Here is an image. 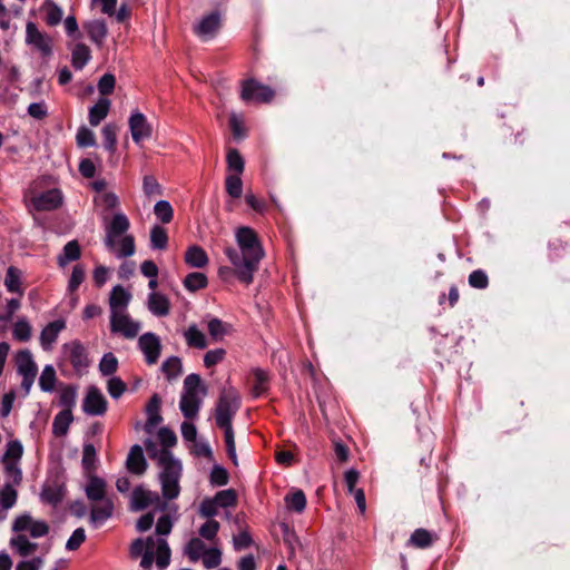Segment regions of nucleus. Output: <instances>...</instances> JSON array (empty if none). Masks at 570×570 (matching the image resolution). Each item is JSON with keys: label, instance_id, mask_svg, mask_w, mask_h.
I'll return each mask as SVG.
<instances>
[{"label": "nucleus", "instance_id": "obj_23", "mask_svg": "<svg viewBox=\"0 0 570 570\" xmlns=\"http://www.w3.org/2000/svg\"><path fill=\"white\" fill-rule=\"evenodd\" d=\"M16 365L19 375L37 376L38 367L29 350H22L17 353Z\"/></svg>", "mask_w": 570, "mask_h": 570}, {"label": "nucleus", "instance_id": "obj_3", "mask_svg": "<svg viewBox=\"0 0 570 570\" xmlns=\"http://www.w3.org/2000/svg\"><path fill=\"white\" fill-rule=\"evenodd\" d=\"M206 394L207 390L198 374L191 373L185 377L179 409L186 419L191 420L197 417L203 399Z\"/></svg>", "mask_w": 570, "mask_h": 570}, {"label": "nucleus", "instance_id": "obj_5", "mask_svg": "<svg viewBox=\"0 0 570 570\" xmlns=\"http://www.w3.org/2000/svg\"><path fill=\"white\" fill-rule=\"evenodd\" d=\"M151 550L156 552V566L159 570L166 569L170 563V549L164 538L155 540L153 535L146 539L138 538L130 544V557L137 559L142 551Z\"/></svg>", "mask_w": 570, "mask_h": 570}, {"label": "nucleus", "instance_id": "obj_36", "mask_svg": "<svg viewBox=\"0 0 570 570\" xmlns=\"http://www.w3.org/2000/svg\"><path fill=\"white\" fill-rule=\"evenodd\" d=\"M96 463H97V452H96L95 445L91 443L85 444L83 450H82L81 464H82L85 472L87 473V476L90 474H94V472L96 470Z\"/></svg>", "mask_w": 570, "mask_h": 570}, {"label": "nucleus", "instance_id": "obj_28", "mask_svg": "<svg viewBox=\"0 0 570 570\" xmlns=\"http://www.w3.org/2000/svg\"><path fill=\"white\" fill-rule=\"evenodd\" d=\"M436 538H438L436 534L428 531L426 529L420 528V529H416L411 534V537L407 541V546L419 548V549H426L434 543Z\"/></svg>", "mask_w": 570, "mask_h": 570}, {"label": "nucleus", "instance_id": "obj_22", "mask_svg": "<svg viewBox=\"0 0 570 570\" xmlns=\"http://www.w3.org/2000/svg\"><path fill=\"white\" fill-rule=\"evenodd\" d=\"M220 27V14L212 12L204 16L199 23L195 27V32L203 39L212 38Z\"/></svg>", "mask_w": 570, "mask_h": 570}, {"label": "nucleus", "instance_id": "obj_18", "mask_svg": "<svg viewBox=\"0 0 570 570\" xmlns=\"http://www.w3.org/2000/svg\"><path fill=\"white\" fill-rule=\"evenodd\" d=\"M85 493L90 502H97L108 499L106 481L95 474L88 475V481L85 487Z\"/></svg>", "mask_w": 570, "mask_h": 570}, {"label": "nucleus", "instance_id": "obj_46", "mask_svg": "<svg viewBox=\"0 0 570 570\" xmlns=\"http://www.w3.org/2000/svg\"><path fill=\"white\" fill-rule=\"evenodd\" d=\"M226 193L232 198H240L243 194V181L240 175H227L225 178Z\"/></svg>", "mask_w": 570, "mask_h": 570}, {"label": "nucleus", "instance_id": "obj_62", "mask_svg": "<svg viewBox=\"0 0 570 570\" xmlns=\"http://www.w3.org/2000/svg\"><path fill=\"white\" fill-rule=\"evenodd\" d=\"M107 391L114 399H119L126 391V384L120 377H111L107 383Z\"/></svg>", "mask_w": 570, "mask_h": 570}, {"label": "nucleus", "instance_id": "obj_42", "mask_svg": "<svg viewBox=\"0 0 570 570\" xmlns=\"http://www.w3.org/2000/svg\"><path fill=\"white\" fill-rule=\"evenodd\" d=\"M57 381L56 371L52 365H46L39 377V386L43 392H52Z\"/></svg>", "mask_w": 570, "mask_h": 570}, {"label": "nucleus", "instance_id": "obj_48", "mask_svg": "<svg viewBox=\"0 0 570 570\" xmlns=\"http://www.w3.org/2000/svg\"><path fill=\"white\" fill-rule=\"evenodd\" d=\"M227 168L234 175H242L244 171V159L237 149H229L226 156Z\"/></svg>", "mask_w": 570, "mask_h": 570}, {"label": "nucleus", "instance_id": "obj_57", "mask_svg": "<svg viewBox=\"0 0 570 570\" xmlns=\"http://www.w3.org/2000/svg\"><path fill=\"white\" fill-rule=\"evenodd\" d=\"M23 453V448L20 441L13 440L8 442L7 449L3 455V461L19 462Z\"/></svg>", "mask_w": 570, "mask_h": 570}, {"label": "nucleus", "instance_id": "obj_10", "mask_svg": "<svg viewBox=\"0 0 570 570\" xmlns=\"http://www.w3.org/2000/svg\"><path fill=\"white\" fill-rule=\"evenodd\" d=\"M131 510L141 511L150 504H156L157 508L164 511L167 507L165 502L160 501V497L157 492L145 489L139 485L134 489L130 499Z\"/></svg>", "mask_w": 570, "mask_h": 570}, {"label": "nucleus", "instance_id": "obj_44", "mask_svg": "<svg viewBox=\"0 0 570 570\" xmlns=\"http://www.w3.org/2000/svg\"><path fill=\"white\" fill-rule=\"evenodd\" d=\"M287 509L301 513L306 507V498L302 490H297L285 497Z\"/></svg>", "mask_w": 570, "mask_h": 570}, {"label": "nucleus", "instance_id": "obj_33", "mask_svg": "<svg viewBox=\"0 0 570 570\" xmlns=\"http://www.w3.org/2000/svg\"><path fill=\"white\" fill-rule=\"evenodd\" d=\"M207 330L210 337L215 341H222L225 335L229 334L232 331V325L223 322L217 317H213L207 323Z\"/></svg>", "mask_w": 570, "mask_h": 570}, {"label": "nucleus", "instance_id": "obj_50", "mask_svg": "<svg viewBox=\"0 0 570 570\" xmlns=\"http://www.w3.org/2000/svg\"><path fill=\"white\" fill-rule=\"evenodd\" d=\"M17 498H18L17 491L10 484H6L0 492V504H1L0 509L3 512H7L9 509H11L16 504Z\"/></svg>", "mask_w": 570, "mask_h": 570}, {"label": "nucleus", "instance_id": "obj_59", "mask_svg": "<svg viewBox=\"0 0 570 570\" xmlns=\"http://www.w3.org/2000/svg\"><path fill=\"white\" fill-rule=\"evenodd\" d=\"M76 139L79 147H92L96 145V136L94 131L85 126L78 129Z\"/></svg>", "mask_w": 570, "mask_h": 570}, {"label": "nucleus", "instance_id": "obj_39", "mask_svg": "<svg viewBox=\"0 0 570 570\" xmlns=\"http://www.w3.org/2000/svg\"><path fill=\"white\" fill-rule=\"evenodd\" d=\"M10 544L17 552L22 557H28L38 547L37 543L30 542L28 538L23 534L17 535L12 538Z\"/></svg>", "mask_w": 570, "mask_h": 570}, {"label": "nucleus", "instance_id": "obj_49", "mask_svg": "<svg viewBox=\"0 0 570 570\" xmlns=\"http://www.w3.org/2000/svg\"><path fill=\"white\" fill-rule=\"evenodd\" d=\"M154 213L156 217L163 223L168 224L173 220L174 210L169 202L167 200H158L155 204Z\"/></svg>", "mask_w": 570, "mask_h": 570}, {"label": "nucleus", "instance_id": "obj_41", "mask_svg": "<svg viewBox=\"0 0 570 570\" xmlns=\"http://www.w3.org/2000/svg\"><path fill=\"white\" fill-rule=\"evenodd\" d=\"M205 550L204 542L199 538H193L185 546L184 553L191 562H196L200 559Z\"/></svg>", "mask_w": 570, "mask_h": 570}, {"label": "nucleus", "instance_id": "obj_34", "mask_svg": "<svg viewBox=\"0 0 570 570\" xmlns=\"http://www.w3.org/2000/svg\"><path fill=\"white\" fill-rule=\"evenodd\" d=\"M73 420L71 410H62L59 412L52 423V431L56 435L62 436L68 432L69 425Z\"/></svg>", "mask_w": 570, "mask_h": 570}, {"label": "nucleus", "instance_id": "obj_58", "mask_svg": "<svg viewBox=\"0 0 570 570\" xmlns=\"http://www.w3.org/2000/svg\"><path fill=\"white\" fill-rule=\"evenodd\" d=\"M469 285L473 288L484 289L489 285V278L484 271L475 269L473 271L468 278Z\"/></svg>", "mask_w": 570, "mask_h": 570}, {"label": "nucleus", "instance_id": "obj_31", "mask_svg": "<svg viewBox=\"0 0 570 570\" xmlns=\"http://www.w3.org/2000/svg\"><path fill=\"white\" fill-rule=\"evenodd\" d=\"M90 49L85 43H77L71 52V65L75 69L81 70L90 60Z\"/></svg>", "mask_w": 570, "mask_h": 570}, {"label": "nucleus", "instance_id": "obj_15", "mask_svg": "<svg viewBox=\"0 0 570 570\" xmlns=\"http://www.w3.org/2000/svg\"><path fill=\"white\" fill-rule=\"evenodd\" d=\"M114 509L115 507L111 498L94 502L90 509V523L95 528L100 527L112 515Z\"/></svg>", "mask_w": 570, "mask_h": 570}, {"label": "nucleus", "instance_id": "obj_45", "mask_svg": "<svg viewBox=\"0 0 570 570\" xmlns=\"http://www.w3.org/2000/svg\"><path fill=\"white\" fill-rule=\"evenodd\" d=\"M88 36L90 40L97 45H101L107 37V26L104 21H92L88 26Z\"/></svg>", "mask_w": 570, "mask_h": 570}, {"label": "nucleus", "instance_id": "obj_26", "mask_svg": "<svg viewBox=\"0 0 570 570\" xmlns=\"http://www.w3.org/2000/svg\"><path fill=\"white\" fill-rule=\"evenodd\" d=\"M110 109V100L107 98H99L98 101L89 108V124L94 127L98 126L108 115Z\"/></svg>", "mask_w": 570, "mask_h": 570}, {"label": "nucleus", "instance_id": "obj_4", "mask_svg": "<svg viewBox=\"0 0 570 570\" xmlns=\"http://www.w3.org/2000/svg\"><path fill=\"white\" fill-rule=\"evenodd\" d=\"M165 461L169 462L163 466H159V482L163 498L170 501L179 497V482L183 474V465L178 459H170L167 454H163L161 462Z\"/></svg>", "mask_w": 570, "mask_h": 570}, {"label": "nucleus", "instance_id": "obj_55", "mask_svg": "<svg viewBox=\"0 0 570 570\" xmlns=\"http://www.w3.org/2000/svg\"><path fill=\"white\" fill-rule=\"evenodd\" d=\"M254 379L253 395L254 397H259L267 391L268 375L265 371L256 368L254 371Z\"/></svg>", "mask_w": 570, "mask_h": 570}, {"label": "nucleus", "instance_id": "obj_7", "mask_svg": "<svg viewBox=\"0 0 570 570\" xmlns=\"http://www.w3.org/2000/svg\"><path fill=\"white\" fill-rule=\"evenodd\" d=\"M274 90L255 79L242 81L240 99L245 102H269L274 98Z\"/></svg>", "mask_w": 570, "mask_h": 570}, {"label": "nucleus", "instance_id": "obj_64", "mask_svg": "<svg viewBox=\"0 0 570 570\" xmlns=\"http://www.w3.org/2000/svg\"><path fill=\"white\" fill-rule=\"evenodd\" d=\"M86 540V532L83 528L76 529L72 534L69 537L66 543V549L69 551H75L79 549V547Z\"/></svg>", "mask_w": 570, "mask_h": 570}, {"label": "nucleus", "instance_id": "obj_30", "mask_svg": "<svg viewBox=\"0 0 570 570\" xmlns=\"http://www.w3.org/2000/svg\"><path fill=\"white\" fill-rule=\"evenodd\" d=\"M81 256V248L77 240H70L63 246L62 253L58 256V265L66 266L69 262L79 259Z\"/></svg>", "mask_w": 570, "mask_h": 570}, {"label": "nucleus", "instance_id": "obj_37", "mask_svg": "<svg viewBox=\"0 0 570 570\" xmlns=\"http://www.w3.org/2000/svg\"><path fill=\"white\" fill-rule=\"evenodd\" d=\"M32 327L26 317H20L12 326V336L19 342H28L31 338Z\"/></svg>", "mask_w": 570, "mask_h": 570}, {"label": "nucleus", "instance_id": "obj_2", "mask_svg": "<svg viewBox=\"0 0 570 570\" xmlns=\"http://www.w3.org/2000/svg\"><path fill=\"white\" fill-rule=\"evenodd\" d=\"M240 407V396L234 386H225L218 397L215 409V421L224 430L226 452L229 459L237 464L236 445L232 421Z\"/></svg>", "mask_w": 570, "mask_h": 570}, {"label": "nucleus", "instance_id": "obj_29", "mask_svg": "<svg viewBox=\"0 0 570 570\" xmlns=\"http://www.w3.org/2000/svg\"><path fill=\"white\" fill-rule=\"evenodd\" d=\"M184 338L189 347L204 350L207 347V340L205 334L197 327L196 324H191L184 332Z\"/></svg>", "mask_w": 570, "mask_h": 570}, {"label": "nucleus", "instance_id": "obj_19", "mask_svg": "<svg viewBox=\"0 0 570 570\" xmlns=\"http://www.w3.org/2000/svg\"><path fill=\"white\" fill-rule=\"evenodd\" d=\"M66 328L63 320H56L47 324L40 333V345L45 351H50L61 331Z\"/></svg>", "mask_w": 570, "mask_h": 570}, {"label": "nucleus", "instance_id": "obj_13", "mask_svg": "<svg viewBox=\"0 0 570 570\" xmlns=\"http://www.w3.org/2000/svg\"><path fill=\"white\" fill-rule=\"evenodd\" d=\"M82 410L89 415H102L106 413L107 401L98 387H89L82 402Z\"/></svg>", "mask_w": 570, "mask_h": 570}, {"label": "nucleus", "instance_id": "obj_8", "mask_svg": "<svg viewBox=\"0 0 570 570\" xmlns=\"http://www.w3.org/2000/svg\"><path fill=\"white\" fill-rule=\"evenodd\" d=\"M26 43L40 52L43 58L52 55V39L47 33L39 30L37 24L28 21L26 24Z\"/></svg>", "mask_w": 570, "mask_h": 570}, {"label": "nucleus", "instance_id": "obj_61", "mask_svg": "<svg viewBox=\"0 0 570 570\" xmlns=\"http://www.w3.org/2000/svg\"><path fill=\"white\" fill-rule=\"evenodd\" d=\"M85 279V269L81 265H76L72 268L69 282L68 291L70 293L76 292Z\"/></svg>", "mask_w": 570, "mask_h": 570}, {"label": "nucleus", "instance_id": "obj_11", "mask_svg": "<svg viewBox=\"0 0 570 570\" xmlns=\"http://www.w3.org/2000/svg\"><path fill=\"white\" fill-rule=\"evenodd\" d=\"M110 331L119 333L126 338H134L140 331V323L131 320L127 312L110 315Z\"/></svg>", "mask_w": 570, "mask_h": 570}, {"label": "nucleus", "instance_id": "obj_35", "mask_svg": "<svg viewBox=\"0 0 570 570\" xmlns=\"http://www.w3.org/2000/svg\"><path fill=\"white\" fill-rule=\"evenodd\" d=\"M161 372L168 381L177 379L183 372L181 360L178 356H170L161 364Z\"/></svg>", "mask_w": 570, "mask_h": 570}, {"label": "nucleus", "instance_id": "obj_53", "mask_svg": "<svg viewBox=\"0 0 570 570\" xmlns=\"http://www.w3.org/2000/svg\"><path fill=\"white\" fill-rule=\"evenodd\" d=\"M77 389L72 385H67L60 391L59 404L63 410H72L76 404Z\"/></svg>", "mask_w": 570, "mask_h": 570}, {"label": "nucleus", "instance_id": "obj_25", "mask_svg": "<svg viewBox=\"0 0 570 570\" xmlns=\"http://www.w3.org/2000/svg\"><path fill=\"white\" fill-rule=\"evenodd\" d=\"M184 259L193 268H203L208 264L206 252L198 245L189 246L185 252Z\"/></svg>", "mask_w": 570, "mask_h": 570}, {"label": "nucleus", "instance_id": "obj_17", "mask_svg": "<svg viewBox=\"0 0 570 570\" xmlns=\"http://www.w3.org/2000/svg\"><path fill=\"white\" fill-rule=\"evenodd\" d=\"M130 299L131 294L121 285H116L109 296L110 315L126 313Z\"/></svg>", "mask_w": 570, "mask_h": 570}, {"label": "nucleus", "instance_id": "obj_14", "mask_svg": "<svg viewBox=\"0 0 570 570\" xmlns=\"http://www.w3.org/2000/svg\"><path fill=\"white\" fill-rule=\"evenodd\" d=\"M129 128L132 140L139 144L144 139L151 137L153 129L150 124L147 121L145 115L138 110L134 111L129 118Z\"/></svg>", "mask_w": 570, "mask_h": 570}, {"label": "nucleus", "instance_id": "obj_1", "mask_svg": "<svg viewBox=\"0 0 570 570\" xmlns=\"http://www.w3.org/2000/svg\"><path fill=\"white\" fill-rule=\"evenodd\" d=\"M235 238L237 248L228 246L224 249V254L235 267L236 278L240 283L249 285L254 281V275L259 268L265 252L257 233L250 227H238Z\"/></svg>", "mask_w": 570, "mask_h": 570}, {"label": "nucleus", "instance_id": "obj_54", "mask_svg": "<svg viewBox=\"0 0 570 570\" xmlns=\"http://www.w3.org/2000/svg\"><path fill=\"white\" fill-rule=\"evenodd\" d=\"M21 307V298L20 297H12L7 299L6 306L2 312H0V322L7 324L9 323L16 312L20 309Z\"/></svg>", "mask_w": 570, "mask_h": 570}, {"label": "nucleus", "instance_id": "obj_40", "mask_svg": "<svg viewBox=\"0 0 570 570\" xmlns=\"http://www.w3.org/2000/svg\"><path fill=\"white\" fill-rule=\"evenodd\" d=\"M118 127L115 124H107L101 130L104 138V147L111 154L115 153L117 147Z\"/></svg>", "mask_w": 570, "mask_h": 570}, {"label": "nucleus", "instance_id": "obj_47", "mask_svg": "<svg viewBox=\"0 0 570 570\" xmlns=\"http://www.w3.org/2000/svg\"><path fill=\"white\" fill-rule=\"evenodd\" d=\"M146 451L151 460H156L158 466L167 464L168 461L161 462L163 454H167L170 459H175L170 450L158 449L151 440L145 441Z\"/></svg>", "mask_w": 570, "mask_h": 570}, {"label": "nucleus", "instance_id": "obj_20", "mask_svg": "<svg viewBox=\"0 0 570 570\" xmlns=\"http://www.w3.org/2000/svg\"><path fill=\"white\" fill-rule=\"evenodd\" d=\"M6 289L11 294H17L20 298L24 295L23 273L16 266H9L3 279Z\"/></svg>", "mask_w": 570, "mask_h": 570}, {"label": "nucleus", "instance_id": "obj_43", "mask_svg": "<svg viewBox=\"0 0 570 570\" xmlns=\"http://www.w3.org/2000/svg\"><path fill=\"white\" fill-rule=\"evenodd\" d=\"M184 286L190 292L199 291L207 286V277L203 273H189L184 279Z\"/></svg>", "mask_w": 570, "mask_h": 570}, {"label": "nucleus", "instance_id": "obj_9", "mask_svg": "<svg viewBox=\"0 0 570 570\" xmlns=\"http://www.w3.org/2000/svg\"><path fill=\"white\" fill-rule=\"evenodd\" d=\"M130 227V223L128 217L119 212L116 213L112 218L105 226V239L104 244L107 249H114L116 245V239L126 235Z\"/></svg>", "mask_w": 570, "mask_h": 570}, {"label": "nucleus", "instance_id": "obj_6", "mask_svg": "<svg viewBox=\"0 0 570 570\" xmlns=\"http://www.w3.org/2000/svg\"><path fill=\"white\" fill-rule=\"evenodd\" d=\"M61 353L77 373L82 374L86 372L90 362L86 347L79 340L65 343L61 347Z\"/></svg>", "mask_w": 570, "mask_h": 570}, {"label": "nucleus", "instance_id": "obj_27", "mask_svg": "<svg viewBox=\"0 0 570 570\" xmlns=\"http://www.w3.org/2000/svg\"><path fill=\"white\" fill-rule=\"evenodd\" d=\"M114 253L118 258L130 257L135 254V238L132 235L126 234L116 239L114 249H108Z\"/></svg>", "mask_w": 570, "mask_h": 570}, {"label": "nucleus", "instance_id": "obj_16", "mask_svg": "<svg viewBox=\"0 0 570 570\" xmlns=\"http://www.w3.org/2000/svg\"><path fill=\"white\" fill-rule=\"evenodd\" d=\"M37 210H53L62 204V195L59 189H49L32 198Z\"/></svg>", "mask_w": 570, "mask_h": 570}, {"label": "nucleus", "instance_id": "obj_60", "mask_svg": "<svg viewBox=\"0 0 570 570\" xmlns=\"http://www.w3.org/2000/svg\"><path fill=\"white\" fill-rule=\"evenodd\" d=\"M219 527L218 521L209 519L199 528V534L202 538L213 541L219 531Z\"/></svg>", "mask_w": 570, "mask_h": 570}, {"label": "nucleus", "instance_id": "obj_32", "mask_svg": "<svg viewBox=\"0 0 570 570\" xmlns=\"http://www.w3.org/2000/svg\"><path fill=\"white\" fill-rule=\"evenodd\" d=\"M42 10L45 11V21L48 26H57L62 20L63 11L52 0H46L42 4Z\"/></svg>", "mask_w": 570, "mask_h": 570}, {"label": "nucleus", "instance_id": "obj_38", "mask_svg": "<svg viewBox=\"0 0 570 570\" xmlns=\"http://www.w3.org/2000/svg\"><path fill=\"white\" fill-rule=\"evenodd\" d=\"M168 245V235L164 227L155 225L150 229V247L164 250Z\"/></svg>", "mask_w": 570, "mask_h": 570}, {"label": "nucleus", "instance_id": "obj_63", "mask_svg": "<svg viewBox=\"0 0 570 570\" xmlns=\"http://www.w3.org/2000/svg\"><path fill=\"white\" fill-rule=\"evenodd\" d=\"M210 483L216 487H223L228 483V473L225 468L215 465L210 472Z\"/></svg>", "mask_w": 570, "mask_h": 570}, {"label": "nucleus", "instance_id": "obj_12", "mask_svg": "<svg viewBox=\"0 0 570 570\" xmlns=\"http://www.w3.org/2000/svg\"><path fill=\"white\" fill-rule=\"evenodd\" d=\"M138 347L142 352L148 365H154L158 362L161 353V343L155 333L148 332L142 334L138 340Z\"/></svg>", "mask_w": 570, "mask_h": 570}, {"label": "nucleus", "instance_id": "obj_21", "mask_svg": "<svg viewBox=\"0 0 570 570\" xmlns=\"http://www.w3.org/2000/svg\"><path fill=\"white\" fill-rule=\"evenodd\" d=\"M127 470L137 475H141L147 470V461L144 455V450L139 444L130 448L126 460Z\"/></svg>", "mask_w": 570, "mask_h": 570}, {"label": "nucleus", "instance_id": "obj_24", "mask_svg": "<svg viewBox=\"0 0 570 570\" xmlns=\"http://www.w3.org/2000/svg\"><path fill=\"white\" fill-rule=\"evenodd\" d=\"M147 306L149 312L158 317L167 316L170 311L169 299L157 292H151L148 295Z\"/></svg>", "mask_w": 570, "mask_h": 570}, {"label": "nucleus", "instance_id": "obj_52", "mask_svg": "<svg viewBox=\"0 0 570 570\" xmlns=\"http://www.w3.org/2000/svg\"><path fill=\"white\" fill-rule=\"evenodd\" d=\"M118 368V360L117 357L111 353L104 354L102 358L99 363V371L101 375L109 376L112 375Z\"/></svg>", "mask_w": 570, "mask_h": 570}, {"label": "nucleus", "instance_id": "obj_56", "mask_svg": "<svg viewBox=\"0 0 570 570\" xmlns=\"http://www.w3.org/2000/svg\"><path fill=\"white\" fill-rule=\"evenodd\" d=\"M203 564L206 569L217 568L222 562V552L217 548L206 549L202 556Z\"/></svg>", "mask_w": 570, "mask_h": 570}, {"label": "nucleus", "instance_id": "obj_51", "mask_svg": "<svg viewBox=\"0 0 570 570\" xmlns=\"http://www.w3.org/2000/svg\"><path fill=\"white\" fill-rule=\"evenodd\" d=\"M213 499L218 508H229L237 503V494L233 489L222 490Z\"/></svg>", "mask_w": 570, "mask_h": 570}]
</instances>
